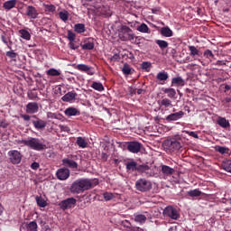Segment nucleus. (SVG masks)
<instances>
[{
    "mask_svg": "<svg viewBox=\"0 0 231 231\" xmlns=\"http://www.w3.org/2000/svg\"><path fill=\"white\" fill-rule=\"evenodd\" d=\"M156 44L159 45V48L163 51V50L169 48V42L163 40H156Z\"/></svg>",
    "mask_w": 231,
    "mask_h": 231,
    "instance_id": "nucleus-33",
    "label": "nucleus"
},
{
    "mask_svg": "<svg viewBox=\"0 0 231 231\" xmlns=\"http://www.w3.org/2000/svg\"><path fill=\"white\" fill-rule=\"evenodd\" d=\"M151 66H152L151 62L144 61L142 63L141 68L142 69H145V71H149V69H151Z\"/></svg>",
    "mask_w": 231,
    "mask_h": 231,
    "instance_id": "nucleus-48",
    "label": "nucleus"
},
{
    "mask_svg": "<svg viewBox=\"0 0 231 231\" xmlns=\"http://www.w3.org/2000/svg\"><path fill=\"white\" fill-rule=\"evenodd\" d=\"M39 111V104L35 102H32L27 104L26 106V113L33 115V113H37Z\"/></svg>",
    "mask_w": 231,
    "mask_h": 231,
    "instance_id": "nucleus-13",
    "label": "nucleus"
},
{
    "mask_svg": "<svg viewBox=\"0 0 231 231\" xmlns=\"http://www.w3.org/2000/svg\"><path fill=\"white\" fill-rule=\"evenodd\" d=\"M171 86H185V79H183L181 77L173 78L171 79Z\"/></svg>",
    "mask_w": 231,
    "mask_h": 231,
    "instance_id": "nucleus-23",
    "label": "nucleus"
},
{
    "mask_svg": "<svg viewBox=\"0 0 231 231\" xmlns=\"http://www.w3.org/2000/svg\"><path fill=\"white\" fill-rule=\"evenodd\" d=\"M32 118H36V120H32V125H34L35 129L42 130L48 125L46 121L39 119L37 116H32Z\"/></svg>",
    "mask_w": 231,
    "mask_h": 231,
    "instance_id": "nucleus-12",
    "label": "nucleus"
},
{
    "mask_svg": "<svg viewBox=\"0 0 231 231\" xmlns=\"http://www.w3.org/2000/svg\"><path fill=\"white\" fill-rule=\"evenodd\" d=\"M66 116H77V115H80V111L75 107H69L65 110Z\"/></svg>",
    "mask_w": 231,
    "mask_h": 231,
    "instance_id": "nucleus-20",
    "label": "nucleus"
},
{
    "mask_svg": "<svg viewBox=\"0 0 231 231\" xmlns=\"http://www.w3.org/2000/svg\"><path fill=\"white\" fill-rule=\"evenodd\" d=\"M103 198H104L105 201H111V199H113V198H115V195L111 192H105V193H103Z\"/></svg>",
    "mask_w": 231,
    "mask_h": 231,
    "instance_id": "nucleus-45",
    "label": "nucleus"
},
{
    "mask_svg": "<svg viewBox=\"0 0 231 231\" xmlns=\"http://www.w3.org/2000/svg\"><path fill=\"white\" fill-rule=\"evenodd\" d=\"M1 39L5 44H8V41L6 40V37L5 35H2Z\"/></svg>",
    "mask_w": 231,
    "mask_h": 231,
    "instance_id": "nucleus-63",
    "label": "nucleus"
},
{
    "mask_svg": "<svg viewBox=\"0 0 231 231\" xmlns=\"http://www.w3.org/2000/svg\"><path fill=\"white\" fill-rule=\"evenodd\" d=\"M127 150L129 152H133L134 154H138L140 150H143V144L139 143L138 141H132L127 143Z\"/></svg>",
    "mask_w": 231,
    "mask_h": 231,
    "instance_id": "nucleus-8",
    "label": "nucleus"
},
{
    "mask_svg": "<svg viewBox=\"0 0 231 231\" xmlns=\"http://www.w3.org/2000/svg\"><path fill=\"white\" fill-rule=\"evenodd\" d=\"M8 157L10 163L13 165H19L23 160V154L17 150H11L8 152Z\"/></svg>",
    "mask_w": 231,
    "mask_h": 231,
    "instance_id": "nucleus-7",
    "label": "nucleus"
},
{
    "mask_svg": "<svg viewBox=\"0 0 231 231\" xmlns=\"http://www.w3.org/2000/svg\"><path fill=\"white\" fill-rule=\"evenodd\" d=\"M69 48H70V50H79V46L76 45L75 42H69Z\"/></svg>",
    "mask_w": 231,
    "mask_h": 231,
    "instance_id": "nucleus-52",
    "label": "nucleus"
},
{
    "mask_svg": "<svg viewBox=\"0 0 231 231\" xmlns=\"http://www.w3.org/2000/svg\"><path fill=\"white\" fill-rule=\"evenodd\" d=\"M161 35H162V37H172L173 32L169 26H165L161 28Z\"/></svg>",
    "mask_w": 231,
    "mask_h": 231,
    "instance_id": "nucleus-22",
    "label": "nucleus"
},
{
    "mask_svg": "<svg viewBox=\"0 0 231 231\" xmlns=\"http://www.w3.org/2000/svg\"><path fill=\"white\" fill-rule=\"evenodd\" d=\"M138 32L142 33H149V26L145 23H142L139 27H137Z\"/></svg>",
    "mask_w": 231,
    "mask_h": 231,
    "instance_id": "nucleus-41",
    "label": "nucleus"
},
{
    "mask_svg": "<svg viewBox=\"0 0 231 231\" xmlns=\"http://www.w3.org/2000/svg\"><path fill=\"white\" fill-rule=\"evenodd\" d=\"M6 57H9L10 59H15V57H17V53H15L14 51H9L6 52Z\"/></svg>",
    "mask_w": 231,
    "mask_h": 231,
    "instance_id": "nucleus-51",
    "label": "nucleus"
},
{
    "mask_svg": "<svg viewBox=\"0 0 231 231\" xmlns=\"http://www.w3.org/2000/svg\"><path fill=\"white\" fill-rule=\"evenodd\" d=\"M62 164L65 165V167H69V169H78L79 167L77 162L68 158L62 160Z\"/></svg>",
    "mask_w": 231,
    "mask_h": 231,
    "instance_id": "nucleus-16",
    "label": "nucleus"
},
{
    "mask_svg": "<svg viewBox=\"0 0 231 231\" xmlns=\"http://www.w3.org/2000/svg\"><path fill=\"white\" fill-rule=\"evenodd\" d=\"M184 116H185V112L179 111V112L169 115L165 118V120L166 122H176V120H180V118H183Z\"/></svg>",
    "mask_w": 231,
    "mask_h": 231,
    "instance_id": "nucleus-11",
    "label": "nucleus"
},
{
    "mask_svg": "<svg viewBox=\"0 0 231 231\" xmlns=\"http://www.w3.org/2000/svg\"><path fill=\"white\" fill-rule=\"evenodd\" d=\"M75 205H77V199L71 197L60 202L59 207L61 210H68V208H71Z\"/></svg>",
    "mask_w": 231,
    "mask_h": 231,
    "instance_id": "nucleus-9",
    "label": "nucleus"
},
{
    "mask_svg": "<svg viewBox=\"0 0 231 231\" xmlns=\"http://www.w3.org/2000/svg\"><path fill=\"white\" fill-rule=\"evenodd\" d=\"M122 71H123L124 75H133L134 69H133V68H131V66L129 64L125 63L122 68Z\"/></svg>",
    "mask_w": 231,
    "mask_h": 231,
    "instance_id": "nucleus-27",
    "label": "nucleus"
},
{
    "mask_svg": "<svg viewBox=\"0 0 231 231\" xmlns=\"http://www.w3.org/2000/svg\"><path fill=\"white\" fill-rule=\"evenodd\" d=\"M75 37H77V35L71 32V31H68V40L69 41V42H75Z\"/></svg>",
    "mask_w": 231,
    "mask_h": 231,
    "instance_id": "nucleus-47",
    "label": "nucleus"
},
{
    "mask_svg": "<svg viewBox=\"0 0 231 231\" xmlns=\"http://www.w3.org/2000/svg\"><path fill=\"white\" fill-rule=\"evenodd\" d=\"M21 116L23 118V120H25V122H28V120L31 118L29 115H22Z\"/></svg>",
    "mask_w": 231,
    "mask_h": 231,
    "instance_id": "nucleus-60",
    "label": "nucleus"
},
{
    "mask_svg": "<svg viewBox=\"0 0 231 231\" xmlns=\"http://www.w3.org/2000/svg\"><path fill=\"white\" fill-rule=\"evenodd\" d=\"M18 143H23L30 149H33L34 151H44L46 149V145L42 144V143H39V139L31 138L30 140H20Z\"/></svg>",
    "mask_w": 231,
    "mask_h": 231,
    "instance_id": "nucleus-2",
    "label": "nucleus"
},
{
    "mask_svg": "<svg viewBox=\"0 0 231 231\" xmlns=\"http://www.w3.org/2000/svg\"><path fill=\"white\" fill-rule=\"evenodd\" d=\"M47 116H48L49 118H59V116H57V114L51 113V112H48V113H47Z\"/></svg>",
    "mask_w": 231,
    "mask_h": 231,
    "instance_id": "nucleus-56",
    "label": "nucleus"
},
{
    "mask_svg": "<svg viewBox=\"0 0 231 231\" xmlns=\"http://www.w3.org/2000/svg\"><path fill=\"white\" fill-rule=\"evenodd\" d=\"M162 174H164V176H172V174H174L176 171L173 168H171L170 166L162 165Z\"/></svg>",
    "mask_w": 231,
    "mask_h": 231,
    "instance_id": "nucleus-19",
    "label": "nucleus"
},
{
    "mask_svg": "<svg viewBox=\"0 0 231 231\" xmlns=\"http://www.w3.org/2000/svg\"><path fill=\"white\" fill-rule=\"evenodd\" d=\"M19 33H20L22 39H25V41H30V39L32 37L30 32L24 29L20 30Z\"/></svg>",
    "mask_w": 231,
    "mask_h": 231,
    "instance_id": "nucleus-35",
    "label": "nucleus"
},
{
    "mask_svg": "<svg viewBox=\"0 0 231 231\" xmlns=\"http://www.w3.org/2000/svg\"><path fill=\"white\" fill-rule=\"evenodd\" d=\"M157 80H160L161 82H165V80L169 79V74L165 71L159 72L156 76Z\"/></svg>",
    "mask_w": 231,
    "mask_h": 231,
    "instance_id": "nucleus-30",
    "label": "nucleus"
},
{
    "mask_svg": "<svg viewBox=\"0 0 231 231\" xmlns=\"http://www.w3.org/2000/svg\"><path fill=\"white\" fill-rule=\"evenodd\" d=\"M147 171H151V167L147 164H137V170L136 172H139V174H144L147 172Z\"/></svg>",
    "mask_w": 231,
    "mask_h": 231,
    "instance_id": "nucleus-21",
    "label": "nucleus"
},
{
    "mask_svg": "<svg viewBox=\"0 0 231 231\" xmlns=\"http://www.w3.org/2000/svg\"><path fill=\"white\" fill-rule=\"evenodd\" d=\"M74 32L76 33H84L86 32V25L84 23H76L74 25Z\"/></svg>",
    "mask_w": 231,
    "mask_h": 231,
    "instance_id": "nucleus-29",
    "label": "nucleus"
},
{
    "mask_svg": "<svg viewBox=\"0 0 231 231\" xmlns=\"http://www.w3.org/2000/svg\"><path fill=\"white\" fill-rule=\"evenodd\" d=\"M215 151H217V152H219L220 154H228V152H230V149L220 145L215 146Z\"/></svg>",
    "mask_w": 231,
    "mask_h": 231,
    "instance_id": "nucleus-31",
    "label": "nucleus"
},
{
    "mask_svg": "<svg viewBox=\"0 0 231 231\" xmlns=\"http://www.w3.org/2000/svg\"><path fill=\"white\" fill-rule=\"evenodd\" d=\"M230 88H231V87H230L229 85H226V86H225V89H226V91H229Z\"/></svg>",
    "mask_w": 231,
    "mask_h": 231,
    "instance_id": "nucleus-64",
    "label": "nucleus"
},
{
    "mask_svg": "<svg viewBox=\"0 0 231 231\" xmlns=\"http://www.w3.org/2000/svg\"><path fill=\"white\" fill-rule=\"evenodd\" d=\"M217 124L218 125H220V127H223L224 129H226V127H230V123H228V121H226V119L223 117L217 120Z\"/></svg>",
    "mask_w": 231,
    "mask_h": 231,
    "instance_id": "nucleus-36",
    "label": "nucleus"
},
{
    "mask_svg": "<svg viewBox=\"0 0 231 231\" xmlns=\"http://www.w3.org/2000/svg\"><path fill=\"white\" fill-rule=\"evenodd\" d=\"M204 57H206L207 59H214V53H212V51L210 50H206L204 51Z\"/></svg>",
    "mask_w": 231,
    "mask_h": 231,
    "instance_id": "nucleus-49",
    "label": "nucleus"
},
{
    "mask_svg": "<svg viewBox=\"0 0 231 231\" xmlns=\"http://www.w3.org/2000/svg\"><path fill=\"white\" fill-rule=\"evenodd\" d=\"M92 187L93 183H91L89 179H79L71 184L69 191L71 194H82V192L89 190Z\"/></svg>",
    "mask_w": 231,
    "mask_h": 231,
    "instance_id": "nucleus-1",
    "label": "nucleus"
},
{
    "mask_svg": "<svg viewBox=\"0 0 231 231\" xmlns=\"http://www.w3.org/2000/svg\"><path fill=\"white\" fill-rule=\"evenodd\" d=\"M222 168L224 171H226V172H231V160L224 161L222 162Z\"/></svg>",
    "mask_w": 231,
    "mask_h": 231,
    "instance_id": "nucleus-38",
    "label": "nucleus"
},
{
    "mask_svg": "<svg viewBox=\"0 0 231 231\" xmlns=\"http://www.w3.org/2000/svg\"><path fill=\"white\" fill-rule=\"evenodd\" d=\"M69 169L68 168H60L56 171V176L58 180L64 181V180H68L69 178Z\"/></svg>",
    "mask_w": 231,
    "mask_h": 231,
    "instance_id": "nucleus-10",
    "label": "nucleus"
},
{
    "mask_svg": "<svg viewBox=\"0 0 231 231\" xmlns=\"http://www.w3.org/2000/svg\"><path fill=\"white\" fill-rule=\"evenodd\" d=\"M142 94H145V89H143V88L137 89V95H142Z\"/></svg>",
    "mask_w": 231,
    "mask_h": 231,
    "instance_id": "nucleus-62",
    "label": "nucleus"
},
{
    "mask_svg": "<svg viewBox=\"0 0 231 231\" xmlns=\"http://www.w3.org/2000/svg\"><path fill=\"white\" fill-rule=\"evenodd\" d=\"M135 41L134 42V44L140 45V42L138 41H145V38L140 36H134Z\"/></svg>",
    "mask_w": 231,
    "mask_h": 231,
    "instance_id": "nucleus-54",
    "label": "nucleus"
},
{
    "mask_svg": "<svg viewBox=\"0 0 231 231\" xmlns=\"http://www.w3.org/2000/svg\"><path fill=\"white\" fill-rule=\"evenodd\" d=\"M163 93H166L169 98L176 97V90L174 88H162Z\"/></svg>",
    "mask_w": 231,
    "mask_h": 231,
    "instance_id": "nucleus-34",
    "label": "nucleus"
},
{
    "mask_svg": "<svg viewBox=\"0 0 231 231\" xmlns=\"http://www.w3.org/2000/svg\"><path fill=\"white\" fill-rule=\"evenodd\" d=\"M164 217H170V219H180V212L173 206H167L162 212Z\"/></svg>",
    "mask_w": 231,
    "mask_h": 231,
    "instance_id": "nucleus-6",
    "label": "nucleus"
},
{
    "mask_svg": "<svg viewBox=\"0 0 231 231\" xmlns=\"http://www.w3.org/2000/svg\"><path fill=\"white\" fill-rule=\"evenodd\" d=\"M77 97H78L77 93L68 92L61 97V100H62V102H71V101L75 100V98H77Z\"/></svg>",
    "mask_w": 231,
    "mask_h": 231,
    "instance_id": "nucleus-17",
    "label": "nucleus"
},
{
    "mask_svg": "<svg viewBox=\"0 0 231 231\" xmlns=\"http://www.w3.org/2000/svg\"><path fill=\"white\" fill-rule=\"evenodd\" d=\"M134 221L139 223V225H143L147 221V217L143 214H134Z\"/></svg>",
    "mask_w": 231,
    "mask_h": 231,
    "instance_id": "nucleus-18",
    "label": "nucleus"
},
{
    "mask_svg": "<svg viewBox=\"0 0 231 231\" xmlns=\"http://www.w3.org/2000/svg\"><path fill=\"white\" fill-rule=\"evenodd\" d=\"M76 69H79V71H84L88 75H95V71L91 70V67L86 64H78Z\"/></svg>",
    "mask_w": 231,
    "mask_h": 231,
    "instance_id": "nucleus-14",
    "label": "nucleus"
},
{
    "mask_svg": "<svg viewBox=\"0 0 231 231\" xmlns=\"http://www.w3.org/2000/svg\"><path fill=\"white\" fill-rule=\"evenodd\" d=\"M187 195L189 196L190 198H198L201 196V191L196 189L188 191Z\"/></svg>",
    "mask_w": 231,
    "mask_h": 231,
    "instance_id": "nucleus-37",
    "label": "nucleus"
},
{
    "mask_svg": "<svg viewBox=\"0 0 231 231\" xmlns=\"http://www.w3.org/2000/svg\"><path fill=\"white\" fill-rule=\"evenodd\" d=\"M189 50L190 51L191 57H196V55H199V50H198L196 47L189 46Z\"/></svg>",
    "mask_w": 231,
    "mask_h": 231,
    "instance_id": "nucleus-44",
    "label": "nucleus"
},
{
    "mask_svg": "<svg viewBox=\"0 0 231 231\" xmlns=\"http://www.w3.org/2000/svg\"><path fill=\"white\" fill-rule=\"evenodd\" d=\"M36 203L38 205V207H42V208H44V207H46V205H48V203L46 202V200H44V199H42V197H36Z\"/></svg>",
    "mask_w": 231,
    "mask_h": 231,
    "instance_id": "nucleus-39",
    "label": "nucleus"
},
{
    "mask_svg": "<svg viewBox=\"0 0 231 231\" xmlns=\"http://www.w3.org/2000/svg\"><path fill=\"white\" fill-rule=\"evenodd\" d=\"M41 167V164H39V162H33L31 164V169H32V171H37V169H39Z\"/></svg>",
    "mask_w": 231,
    "mask_h": 231,
    "instance_id": "nucleus-53",
    "label": "nucleus"
},
{
    "mask_svg": "<svg viewBox=\"0 0 231 231\" xmlns=\"http://www.w3.org/2000/svg\"><path fill=\"white\" fill-rule=\"evenodd\" d=\"M162 147L171 152H174V151H180L181 149V143L176 138L171 137L163 141Z\"/></svg>",
    "mask_w": 231,
    "mask_h": 231,
    "instance_id": "nucleus-3",
    "label": "nucleus"
},
{
    "mask_svg": "<svg viewBox=\"0 0 231 231\" xmlns=\"http://www.w3.org/2000/svg\"><path fill=\"white\" fill-rule=\"evenodd\" d=\"M135 189L139 190V192H149V190L152 189V182L146 179H139L135 182Z\"/></svg>",
    "mask_w": 231,
    "mask_h": 231,
    "instance_id": "nucleus-5",
    "label": "nucleus"
},
{
    "mask_svg": "<svg viewBox=\"0 0 231 231\" xmlns=\"http://www.w3.org/2000/svg\"><path fill=\"white\" fill-rule=\"evenodd\" d=\"M23 228L27 231H36L37 230V222L32 221L29 224H24Z\"/></svg>",
    "mask_w": 231,
    "mask_h": 231,
    "instance_id": "nucleus-26",
    "label": "nucleus"
},
{
    "mask_svg": "<svg viewBox=\"0 0 231 231\" xmlns=\"http://www.w3.org/2000/svg\"><path fill=\"white\" fill-rule=\"evenodd\" d=\"M158 104H159L160 107L172 106V101H171V99H169V98H163L162 100L158 101Z\"/></svg>",
    "mask_w": 231,
    "mask_h": 231,
    "instance_id": "nucleus-28",
    "label": "nucleus"
},
{
    "mask_svg": "<svg viewBox=\"0 0 231 231\" xmlns=\"http://www.w3.org/2000/svg\"><path fill=\"white\" fill-rule=\"evenodd\" d=\"M81 47H82V50H93L95 48V43L88 42L81 45Z\"/></svg>",
    "mask_w": 231,
    "mask_h": 231,
    "instance_id": "nucleus-46",
    "label": "nucleus"
},
{
    "mask_svg": "<svg viewBox=\"0 0 231 231\" xmlns=\"http://www.w3.org/2000/svg\"><path fill=\"white\" fill-rule=\"evenodd\" d=\"M69 15V13H68V11L59 13L60 19H61V21H64V23L68 21Z\"/></svg>",
    "mask_w": 231,
    "mask_h": 231,
    "instance_id": "nucleus-42",
    "label": "nucleus"
},
{
    "mask_svg": "<svg viewBox=\"0 0 231 231\" xmlns=\"http://www.w3.org/2000/svg\"><path fill=\"white\" fill-rule=\"evenodd\" d=\"M27 96H28V97L29 98H35L36 97H37V94H35V93H33V92H32V91H29L28 93H27Z\"/></svg>",
    "mask_w": 231,
    "mask_h": 231,
    "instance_id": "nucleus-58",
    "label": "nucleus"
},
{
    "mask_svg": "<svg viewBox=\"0 0 231 231\" xmlns=\"http://www.w3.org/2000/svg\"><path fill=\"white\" fill-rule=\"evenodd\" d=\"M26 15L31 19H37L39 13H37V9L32 5H29L27 7Z\"/></svg>",
    "mask_w": 231,
    "mask_h": 231,
    "instance_id": "nucleus-15",
    "label": "nucleus"
},
{
    "mask_svg": "<svg viewBox=\"0 0 231 231\" xmlns=\"http://www.w3.org/2000/svg\"><path fill=\"white\" fill-rule=\"evenodd\" d=\"M101 158L102 160H104V162H107V158H109V156L107 155V153L102 152Z\"/></svg>",
    "mask_w": 231,
    "mask_h": 231,
    "instance_id": "nucleus-59",
    "label": "nucleus"
},
{
    "mask_svg": "<svg viewBox=\"0 0 231 231\" xmlns=\"http://www.w3.org/2000/svg\"><path fill=\"white\" fill-rule=\"evenodd\" d=\"M138 168V162L134 161H131L126 162V170L131 171L132 172H134V171H137Z\"/></svg>",
    "mask_w": 231,
    "mask_h": 231,
    "instance_id": "nucleus-24",
    "label": "nucleus"
},
{
    "mask_svg": "<svg viewBox=\"0 0 231 231\" xmlns=\"http://www.w3.org/2000/svg\"><path fill=\"white\" fill-rule=\"evenodd\" d=\"M189 136H192L193 138H199V136L198 135V134H196L195 132H190V133H189Z\"/></svg>",
    "mask_w": 231,
    "mask_h": 231,
    "instance_id": "nucleus-61",
    "label": "nucleus"
},
{
    "mask_svg": "<svg viewBox=\"0 0 231 231\" xmlns=\"http://www.w3.org/2000/svg\"><path fill=\"white\" fill-rule=\"evenodd\" d=\"M77 144L81 149H86V147H88V142H86V139H84L83 137L77 138Z\"/></svg>",
    "mask_w": 231,
    "mask_h": 231,
    "instance_id": "nucleus-32",
    "label": "nucleus"
},
{
    "mask_svg": "<svg viewBox=\"0 0 231 231\" xmlns=\"http://www.w3.org/2000/svg\"><path fill=\"white\" fill-rule=\"evenodd\" d=\"M45 12H55L56 7L53 5H45Z\"/></svg>",
    "mask_w": 231,
    "mask_h": 231,
    "instance_id": "nucleus-50",
    "label": "nucleus"
},
{
    "mask_svg": "<svg viewBox=\"0 0 231 231\" xmlns=\"http://www.w3.org/2000/svg\"><path fill=\"white\" fill-rule=\"evenodd\" d=\"M15 5H17L16 0H8L5 3H4V8L5 10H12V8H15Z\"/></svg>",
    "mask_w": 231,
    "mask_h": 231,
    "instance_id": "nucleus-25",
    "label": "nucleus"
},
{
    "mask_svg": "<svg viewBox=\"0 0 231 231\" xmlns=\"http://www.w3.org/2000/svg\"><path fill=\"white\" fill-rule=\"evenodd\" d=\"M119 39L124 42L127 41H134V34L133 33V30L129 28L127 25H121L118 30Z\"/></svg>",
    "mask_w": 231,
    "mask_h": 231,
    "instance_id": "nucleus-4",
    "label": "nucleus"
},
{
    "mask_svg": "<svg viewBox=\"0 0 231 231\" xmlns=\"http://www.w3.org/2000/svg\"><path fill=\"white\" fill-rule=\"evenodd\" d=\"M47 75H50L51 77H59L60 75V72L56 69H50L49 70H47Z\"/></svg>",
    "mask_w": 231,
    "mask_h": 231,
    "instance_id": "nucleus-43",
    "label": "nucleus"
},
{
    "mask_svg": "<svg viewBox=\"0 0 231 231\" xmlns=\"http://www.w3.org/2000/svg\"><path fill=\"white\" fill-rule=\"evenodd\" d=\"M111 60L116 62V60H120V54L116 53L113 55V57L111 58Z\"/></svg>",
    "mask_w": 231,
    "mask_h": 231,
    "instance_id": "nucleus-55",
    "label": "nucleus"
},
{
    "mask_svg": "<svg viewBox=\"0 0 231 231\" xmlns=\"http://www.w3.org/2000/svg\"><path fill=\"white\" fill-rule=\"evenodd\" d=\"M0 127H3V129H6V127H8V124L5 120L0 121Z\"/></svg>",
    "mask_w": 231,
    "mask_h": 231,
    "instance_id": "nucleus-57",
    "label": "nucleus"
},
{
    "mask_svg": "<svg viewBox=\"0 0 231 231\" xmlns=\"http://www.w3.org/2000/svg\"><path fill=\"white\" fill-rule=\"evenodd\" d=\"M91 88L96 91H104V85L100 82H93Z\"/></svg>",
    "mask_w": 231,
    "mask_h": 231,
    "instance_id": "nucleus-40",
    "label": "nucleus"
}]
</instances>
